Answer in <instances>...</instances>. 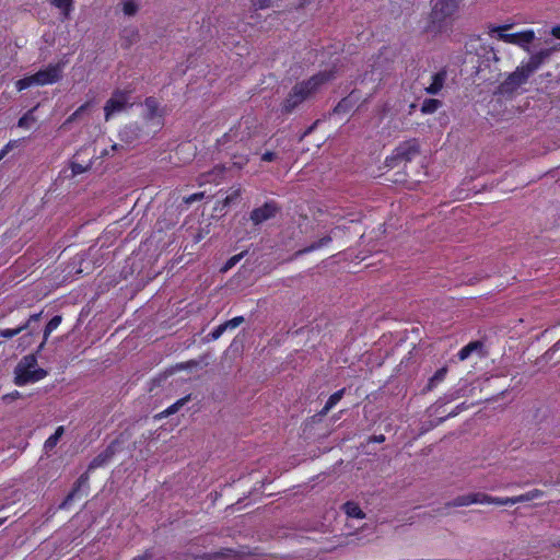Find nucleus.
Masks as SVG:
<instances>
[{"mask_svg": "<svg viewBox=\"0 0 560 560\" xmlns=\"http://www.w3.org/2000/svg\"><path fill=\"white\" fill-rule=\"evenodd\" d=\"M334 79L332 71H320L307 80L298 82L281 104V113L290 115L303 102L313 96L322 85Z\"/></svg>", "mask_w": 560, "mask_h": 560, "instance_id": "nucleus-1", "label": "nucleus"}, {"mask_svg": "<svg viewBox=\"0 0 560 560\" xmlns=\"http://www.w3.org/2000/svg\"><path fill=\"white\" fill-rule=\"evenodd\" d=\"M48 375V372L39 368L37 357L34 353L24 355L14 369V384L16 386H25L34 384Z\"/></svg>", "mask_w": 560, "mask_h": 560, "instance_id": "nucleus-2", "label": "nucleus"}, {"mask_svg": "<svg viewBox=\"0 0 560 560\" xmlns=\"http://www.w3.org/2000/svg\"><path fill=\"white\" fill-rule=\"evenodd\" d=\"M262 124L259 122L257 117L248 115L242 117L238 125L235 128H231L223 138L225 141H235L247 143L250 140L256 139L262 133Z\"/></svg>", "mask_w": 560, "mask_h": 560, "instance_id": "nucleus-3", "label": "nucleus"}, {"mask_svg": "<svg viewBox=\"0 0 560 560\" xmlns=\"http://www.w3.org/2000/svg\"><path fill=\"white\" fill-rule=\"evenodd\" d=\"M512 27L511 24L493 26L490 33H497L498 39L506 44H512L529 51V44L535 39L534 30H524L517 33H506Z\"/></svg>", "mask_w": 560, "mask_h": 560, "instance_id": "nucleus-4", "label": "nucleus"}, {"mask_svg": "<svg viewBox=\"0 0 560 560\" xmlns=\"http://www.w3.org/2000/svg\"><path fill=\"white\" fill-rule=\"evenodd\" d=\"M420 153V145L417 139H409L401 142L393 153L385 159L387 167H396L400 163L411 162Z\"/></svg>", "mask_w": 560, "mask_h": 560, "instance_id": "nucleus-5", "label": "nucleus"}, {"mask_svg": "<svg viewBox=\"0 0 560 560\" xmlns=\"http://www.w3.org/2000/svg\"><path fill=\"white\" fill-rule=\"evenodd\" d=\"M131 92V90H115L113 92L110 98L105 103L104 106L105 120H109L114 114L131 106L129 104Z\"/></svg>", "mask_w": 560, "mask_h": 560, "instance_id": "nucleus-6", "label": "nucleus"}, {"mask_svg": "<svg viewBox=\"0 0 560 560\" xmlns=\"http://www.w3.org/2000/svg\"><path fill=\"white\" fill-rule=\"evenodd\" d=\"M63 63H50L45 69L34 73L36 85H48L58 82L62 77Z\"/></svg>", "mask_w": 560, "mask_h": 560, "instance_id": "nucleus-7", "label": "nucleus"}, {"mask_svg": "<svg viewBox=\"0 0 560 560\" xmlns=\"http://www.w3.org/2000/svg\"><path fill=\"white\" fill-rule=\"evenodd\" d=\"M42 317V312L32 314L28 319L16 328L0 329V338L11 339L24 330H30L28 335L33 336L38 331V322Z\"/></svg>", "mask_w": 560, "mask_h": 560, "instance_id": "nucleus-8", "label": "nucleus"}, {"mask_svg": "<svg viewBox=\"0 0 560 560\" xmlns=\"http://www.w3.org/2000/svg\"><path fill=\"white\" fill-rule=\"evenodd\" d=\"M459 0H436L432 8L431 19L433 22H443L452 16L458 9Z\"/></svg>", "mask_w": 560, "mask_h": 560, "instance_id": "nucleus-9", "label": "nucleus"}, {"mask_svg": "<svg viewBox=\"0 0 560 560\" xmlns=\"http://www.w3.org/2000/svg\"><path fill=\"white\" fill-rule=\"evenodd\" d=\"M529 74L522 66H518L509 77L501 83L500 90L502 93H513L521 85L525 84L529 79Z\"/></svg>", "mask_w": 560, "mask_h": 560, "instance_id": "nucleus-10", "label": "nucleus"}, {"mask_svg": "<svg viewBox=\"0 0 560 560\" xmlns=\"http://www.w3.org/2000/svg\"><path fill=\"white\" fill-rule=\"evenodd\" d=\"M280 211L277 202L273 200L266 201L261 207L255 208L250 212V220L255 225H259L265 221L272 219Z\"/></svg>", "mask_w": 560, "mask_h": 560, "instance_id": "nucleus-11", "label": "nucleus"}, {"mask_svg": "<svg viewBox=\"0 0 560 560\" xmlns=\"http://www.w3.org/2000/svg\"><path fill=\"white\" fill-rule=\"evenodd\" d=\"M245 552H240L230 548H223L217 552L203 553L201 556L202 560H238L241 559Z\"/></svg>", "mask_w": 560, "mask_h": 560, "instance_id": "nucleus-12", "label": "nucleus"}, {"mask_svg": "<svg viewBox=\"0 0 560 560\" xmlns=\"http://www.w3.org/2000/svg\"><path fill=\"white\" fill-rule=\"evenodd\" d=\"M360 96L357 91H352L349 95L341 98L334 107V113L337 115L348 114L357 104Z\"/></svg>", "mask_w": 560, "mask_h": 560, "instance_id": "nucleus-13", "label": "nucleus"}, {"mask_svg": "<svg viewBox=\"0 0 560 560\" xmlns=\"http://www.w3.org/2000/svg\"><path fill=\"white\" fill-rule=\"evenodd\" d=\"M89 470H86L84 474H82L78 480L74 482L72 490L68 493V495L65 498V500L59 505L60 509H66L71 504V502L74 500L75 495L80 491V489L85 486L89 481Z\"/></svg>", "mask_w": 560, "mask_h": 560, "instance_id": "nucleus-14", "label": "nucleus"}, {"mask_svg": "<svg viewBox=\"0 0 560 560\" xmlns=\"http://www.w3.org/2000/svg\"><path fill=\"white\" fill-rule=\"evenodd\" d=\"M485 500V497L481 495L480 492L478 493H468L464 495H458L454 500L447 502L445 504L446 508H455V506H466L474 503H479V501Z\"/></svg>", "mask_w": 560, "mask_h": 560, "instance_id": "nucleus-15", "label": "nucleus"}, {"mask_svg": "<svg viewBox=\"0 0 560 560\" xmlns=\"http://www.w3.org/2000/svg\"><path fill=\"white\" fill-rule=\"evenodd\" d=\"M447 78L445 69H441L432 75V81L429 86L425 88V92L430 95H436L443 89Z\"/></svg>", "mask_w": 560, "mask_h": 560, "instance_id": "nucleus-16", "label": "nucleus"}, {"mask_svg": "<svg viewBox=\"0 0 560 560\" xmlns=\"http://www.w3.org/2000/svg\"><path fill=\"white\" fill-rule=\"evenodd\" d=\"M346 387L335 392L329 396L324 407L319 410V416H326L345 396Z\"/></svg>", "mask_w": 560, "mask_h": 560, "instance_id": "nucleus-17", "label": "nucleus"}, {"mask_svg": "<svg viewBox=\"0 0 560 560\" xmlns=\"http://www.w3.org/2000/svg\"><path fill=\"white\" fill-rule=\"evenodd\" d=\"M61 320H62L61 315H55L47 323V325L45 326V329H44V334H43V341L40 342L37 351H40L45 347V343L47 342L48 337L50 336V334L54 330H56L58 328V326L61 324Z\"/></svg>", "mask_w": 560, "mask_h": 560, "instance_id": "nucleus-18", "label": "nucleus"}, {"mask_svg": "<svg viewBox=\"0 0 560 560\" xmlns=\"http://www.w3.org/2000/svg\"><path fill=\"white\" fill-rule=\"evenodd\" d=\"M341 509L349 517H355V518H364L365 517V513L361 510L359 504L353 501H348V502L343 503Z\"/></svg>", "mask_w": 560, "mask_h": 560, "instance_id": "nucleus-19", "label": "nucleus"}, {"mask_svg": "<svg viewBox=\"0 0 560 560\" xmlns=\"http://www.w3.org/2000/svg\"><path fill=\"white\" fill-rule=\"evenodd\" d=\"M50 3L61 11L62 19L68 20L73 11V0H49Z\"/></svg>", "mask_w": 560, "mask_h": 560, "instance_id": "nucleus-20", "label": "nucleus"}, {"mask_svg": "<svg viewBox=\"0 0 560 560\" xmlns=\"http://www.w3.org/2000/svg\"><path fill=\"white\" fill-rule=\"evenodd\" d=\"M144 106L147 109L145 119L152 120L158 116L160 104L158 100L153 96H149L144 100Z\"/></svg>", "mask_w": 560, "mask_h": 560, "instance_id": "nucleus-21", "label": "nucleus"}, {"mask_svg": "<svg viewBox=\"0 0 560 560\" xmlns=\"http://www.w3.org/2000/svg\"><path fill=\"white\" fill-rule=\"evenodd\" d=\"M65 429L62 425L58 427L54 434H51L44 443V450L46 453L51 452L58 444L60 438L63 435Z\"/></svg>", "mask_w": 560, "mask_h": 560, "instance_id": "nucleus-22", "label": "nucleus"}, {"mask_svg": "<svg viewBox=\"0 0 560 560\" xmlns=\"http://www.w3.org/2000/svg\"><path fill=\"white\" fill-rule=\"evenodd\" d=\"M482 348V342L481 341H471L469 343H467L466 346H464L457 353V358L460 360V361H465L467 360L470 354L478 350V349H481Z\"/></svg>", "mask_w": 560, "mask_h": 560, "instance_id": "nucleus-23", "label": "nucleus"}, {"mask_svg": "<svg viewBox=\"0 0 560 560\" xmlns=\"http://www.w3.org/2000/svg\"><path fill=\"white\" fill-rule=\"evenodd\" d=\"M442 106V102L436 98H425L421 104L422 114H433Z\"/></svg>", "mask_w": 560, "mask_h": 560, "instance_id": "nucleus-24", "label": "nucleus"}, {"mask_svg": "<svg viewBox=\"0 0 560 560\" xmlns=\"http://www.w3.org/2000/svg\"><path fill=\"white\" fill-rule=\"evenodd\" d=\"M447 374V368L443 366L435 371V373L429 378L428 389L434 388L439 383L443 382Z\"/></svg>", "mask_w": 560, "mask_h": 560, "instance_id": "nucleus-25", "label": "nucleus"}, {"mask_svg": "<svg viewBox=\"0 0 560 560\" xmlns=\"http://www.w3.org/2000/svg\"><path fill=\"white\" fill-rule=\"evenodd\" d=\"M521 66L529 75H532L541 66V62L537 59L536 55L533 54L529 59L527 61H523Z\"/></svg>", "mask_w": 560, "mask_h": 560, "instance_id": "nucleus-26", "label": "nucleus"}, {"mask_svg": "<svg viewBox=\"0 0 560 560\" xmlns=\"http://www.w3.org/2000/svg\"><path fill=\"white\" fill-rule=\"evenodd\" d=\"M330 242H331V237L329 235H326V236L319 238L318 241L312 243L307 247H305L302 250V253H311V252L317 250L324 246H327Z\"/></svg>", "mask_w": 560, "mask_h": 560, "instance_id": "nucleus-27", "label": "nucleus"}, {"mask_svg": "<svg viewBox=\"0 0 560 560\" xmlns=\"http://www.w3.org/2000/svg\"><path fill=\"white\" fill-rule=\"evenodd\" d=\"M541 493L542 492L540 490H538V489L532 490V491H529V492H527L525 494L512 498L511 499V504H514V503H517V502H526V501L534 500V499L540 497Z\"/></svg>", "mask_w": 560, "mask_h": 560, "instance_id": "nucleus-28", "label": "nucleus"}, {"mask_svg": "<svg viewBox=\"0 0 560 560\" xmlns=\"http://www.w3.org/2000/svg\"><path fill=\"white\" fill-rule=\"evenodd\" d=\"M524 445L523 436L521 433H518L516 436L512 438L506 447L504 448V452H516L522 448Z\"/></svg>", "mask_w": 560, "mask_h": 560, "instance_id": "nucleus-29", "label": "nucleus"}, {"mask_svg": "<svg viewBox=\"0 0 560 560\" xmlns=\"http://www.w3.org/2000/svg\"><path fill=\"white\" fill-rule=\"evenodd\" d=\"M32 85H36L34 74L24 77L15 82L16 90L20 92L31 88Z\"/></svg>", "mask_w": 560, "mask_h": 560, "instance_id": "nucleus-30", "label": "nucleus"}, {"mask_svg": "<svg viewBox=\"0 0 560 560\" xmlns=\"http://www.w3.org/2000/svg\"><path fill=\"white\" fill-rule=\"evenodd\" d=\"M91 103L90 102H85L84 104H82L81 106H79L66 120V124H70V122H73L75 121L77 119H79L81 117V115L83 113H85L88 110V108L90 107Z\"/></svg>", "mask_w": 560, "mask_h": 560, "instance_id": "nucleus-31", "label": "nucleus"}, {"mask_svg": "<svg viewBox=\"0 0 560 560\" xmlns=\"http://www.w3.org/2000/svg\"><path fill=\"white\" fill-rule=\"evenodd\" d=\"M482 497H485V500L479 501V503H493L497 505H505L511 503L512 498L501 499V498H493L488 494L481 493Z\"/></svg>", "mask_w": 560, "mask_h": 560, "instance_id": "nucleus-32", "label": "nucleus"}, {"mask_svg": "<svg viewBox=\"0 0 560 560\" xmlns=\"http://www.w3.org/2000/svg\"><path fill=\"white\" fill-rule=\"evenodd\" d=\"M244 254L245 253H240V254H236L232 257H230L225 264L223 265V267L221 268L222 271H228L230 269H232L243 257H244Z\"/></svg>", "mask_w": 560, "mask_h": 560, "instance_id": "nucleus-33", "label": "nucleus"}, {"mask_svg": "<svg viewBox=\"0 0 560 560\" xmlns=\"http://www.w3.org/2000/svg\"><path fill=\"white\" fill-rule=\"evenodd\" d=\"M325 416H319V411L307 418L304 423H303V432L305 433L308 429H311L314 424L316 423H319L322 421V419L324 418Z\"/></svg>", "mask_w": 560, "mask_h": 560, "instance_id": "nucleus-34", "label": "nucleus"}, {"mask_svg": "<svg viewBox=\"0 0 560 560\" xmlns=\"http://www.w3.org/2000/svg\"><path fill=\"white\" fill-rule=\"evenodd\" d=\"M188 400H189V396H186V397H184V398L178 399L176 402H174L173 405H171V406H170V407L164 411V413H165L166 416L175 413V412H176V411H178V410H179V408H180V407H183V406H184V404H185V402H187Z\"/></svg>", "mask_w": 560, "mask_h": 560, "instance_id": "nucleus-35", "label": "nucleus"}, {"mask_svg": "<svg viewBox=\"0 0 560 560\" xmlns=\"http://www.w3.org/2000/svg\"><path fill=\"white\" fill-rule=\"evenodd\" d=\"M122 10L126 15H133L138 11V5L133 0H125L122 4Z\"/></svg>", "mask_w": 560, "mask_h": 560, "instance_id": "nucleus-36", "label": "nucleus"}, {"mask_svg": "<svg viewBox=\"0 0 560 560\" xmlns=\"http://www.w3.org/2000/svg\"><path fill=\"white\" fill-rule=\"evenodd\" d=\"M557 50V47L540 49L535 52L537 59L541 62V65L552 55L553 51Z\"/></svg>", "mask_w": 560, "mask_h": 560, "instance_id": "nucleus-37", "label": "nucleus"}, {"mask_svg": "<svg viewBox=\"0 0 560 560\" xmlns=\"http://www.w3.org/2000/svg\"><path fill=\"white\" fill-rule=\"evenodd\" d=\"M245 320V318L243 316H236V317H233L232 319H229L226 322H224V326H225V329H234L236 327H238L241 324H243Z\"/></svg>", "mask_w": 560, "mask_h": 560, "instance_id": "nucleus-38", "label": "nucleus"}, {"mask_svg": "<svg viewBox=\"0 0 560 560\" xmlns=\"http://www.w3.org/2000/svg\"><path fill=\"white\" fill-rule=\"evenodd\" d=\"M34 109L28 110L26 114H24L18 121V126L21 128H28L30 120H34L32 114Z\"/></svg>", "mask_w": 560, "mask_h": 560, "instance_id": "nucleus-39", "label": "nucleus"}, {"mask_svg": "<svg viewBox=\"0 0 560 560\" xmlns=\"http://www.w3.org/2000/svg\"><path fill=\"white\" fill-rule=\"evenodd\" d=\"M225 330H226V329H225V326H224V324L222 323V324H220L219 326H217V327H215V328H214V329L209 334V336H210V338H211L212 340H217V339H219V338L223 335V332H224Z\"/></svg>", "mask_w": 560, "mask_h": 560, "instance_id": "nucleus-40", "label": "nucleus"}, {"mask_svg": "<svg viewBox=\"0 0 560 560\" xmlns=\"http://www.w3.org/2000/svg\"><path fill=\"white\" fill-rule=\"evenodd\" d=\"M132 560H158L156 555L152 549H147L142 555L133 558Z\"/></svg>", "mask_w": 560, "mask_h": 560, "instance_id": "nucleus-41", "label": "nucleus"}, {"mask_svg": "<svg viewBox=\"0 0 560 560\" xmlns=\"http://www.w3.org/2000/svg\"><path fill=\"white\" fill-rule=\"evenodd\" d=\"M107 458H108V457H95V458L91 462V464L89 465L88 470H89V471H91V470H92V469H94V468H97V467H100V466H103V465L106 463V459H107Z\"/></svg>", "mask_w": 560, "mask_h": 560, "instance_id": "nucleus-42", "label": "nucleus"}, {"mask_svg": "<svg viewBox=\"0 0 560 560\" xmlns=\"http://www.w3.org/2000/svg\"><path fill=\"white\" fill-rule=\"evenodd\" d=\"M256 9H267L271 4V0H252Z\"/></svg>", "mask_w": 560, "mask_h": 560, "instance_id": "nucleus-43", "label": "nucleus"}, {"mask_svg": "<svg viewBox=\"0 0 560 560\" xmlns=\"http://www.w3.org/2000/svg\"><path fill=\"white\" fill-rule=\"evenodd\" d=\"M278 158L277 153L273 151H266L261 154V161L264 162H272Z\"/></svg>", "mask_w": 560, "mask_h": 560, "instance_id": "nucleus-44", "label": "nucleus"}, {"mask_svg": "<svg viewBox=\"0 0 560 560\" xmlns=\"http://www.w3.org/2000/svg\"><path fill=\"white\" fill-rule=\"evenodd\" d=\"M205 197V192H195L188 196L185 201L186 203H192L195 201L201 200Z\"/></svg>", "mask_w": 560, "mask_h": 560, "instance_id": "nucleus-45", "label": "nucleus"}, {"mask_svg": "<svg viewBox=\"0 0 560 560\" xmlns=\"http://www.w3.org/2000/svg\"><path fill=\"white\" fill-rule=\"evenodd\" d=\"M385 441V436L383 434L371 435L368 438V444L370 443H383Z\"/></svg>", "mask_w": 560, "mask_h": 560, "instance_id": "nucleus-46", "label": "nucleus"}, {"mask_svg": "<svg viewBox=\"0 0 560 560\" xmlns=\"http://www.w3.org/2000/svg\"><path fill=\"white\" fill-rule=\"evenodd\" d=\"M20 139H16V140H10L5 145L4 148L9 151L13 150L14 148L19 147L20 144Z\"/></svg>", "mask_w": 560, "mask_h": 560, "instance_id": "nucleus-47", "label": "nucleus"}, {"mask_svg": "<svg viewBox=\"0 0 560 560\" xmlns=\"http://www.w3.org/2000/svg\"><path fill=\"white\" fill-rule=\"evenodd\" d=\"M71 168L73 174H81L82 172H84V168L78 163H72Z\"/></svg>", "mask_w": 560, "mask_h": 560, "instance_id": "nucleus-48", "label": "nucleus"}, {"mask_svg": "<svg viewBox=\"0 0 560 560\" xmlns=\"http://www.w3.org/2000/svg\"><path fill=\"white\" fill-rule=\"evenodd\" d=\"M552 36L560 39V25L553 26L551 30Z\"/></svg>", "mask_w": 560, "mask_h": 560, "instance_id": "nucleus-49", "label": "nucleus"}, {"mask_svg": "<svg viewBox=\"0 0 560 560\" xmlns=\"http://www.w3.org/2000/svg\"><path fill=\"white\" fill-rule=\"evenodd\" d=\"M10 151L7 150L4 147L0 150V161L9 153Z\"/></svg>", "mask_w": 560, "mask_h": 560, "instance_id": "nucleus-50", "label": "nucleus"}, {"mask_svg": "<svg viewBox=\"0 0 560 560\" xmlns=\"http://www.w3.org/2000/svg\"><path fill=\"white\" fill-rule=\"evenodd\" d=\"M525 451H535V448L534 447H532V448L525 447Z\"/></svg>", "mask_w": 560, "mask_h": 560, "instance_id": "nucleus-51", "label": "nucleus"}, {"mask_svg": "<svg viewBox=\"0 0 560 560\" xmlns=\"http://www.w3.org/2000/svg\"><path fill=\"white\" fill-rule=\"evenodd\" d=\"M104 455H105V456L110 455V454H109V450H107V451L105 452V454H104Z\"/></svg>", "mask_w": 560, "mask_h": 560, "instance_id": "nucleus-52", "label": "nucleus"}, {"mask_svg": "<svg viewBox=\"0 0 560 560\" xmlns=\"http://www.w3.org/2000/svg\"><path fill=\"white\" fill-rule=\"evenodd\" d=\"M3 523V520L0 518V525Z\"/></svg>", "mask_w": 560, "mask_h": 560, "instance_id": "nucleus-53", "label": "nucleus"}]
</instances>
